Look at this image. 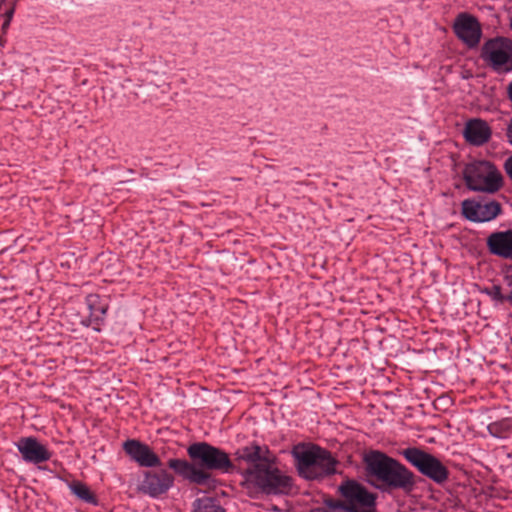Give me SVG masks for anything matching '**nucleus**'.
<instances>
[{"mask_svg": "<svg viewBox=\"0 0 512 512\" xmlns=\"http://www.w3.org/2000/svg\"><path fill=\"white\" fill-rule=\"evenodd\" d=\"M191 462L170 459L168 466L191 483L208 486L213 482L212 470L223 473L233 468L229 455L206 442H198L187 449Z\"/></svg>", "mask_w": 512, "mask_h": 512, "instance_id": "obj_1", "label": "nucleus"}, {"mask_svg": "<svg viewBox=\"0 0 512 512\" xmlns=\"http://www.w3.org/2000/svg\"><path fill=\"white\" fill-rule=\"evenodd\" d=\"M367 473L380 484L378 488L403 489L409 491L414 486V475L397 460L380 451H370L365 457Z\"/></svg>", "mask_w": 512, "mask_h": 512, "instance_id": "obj_2", "label": "nucleus"}, {"mask_svg": "<svg viewBox=\"0 0 512 512\" xmlns=\"http://www.w3.org/2000/svg\"><path fill=\"white\" fill-rule=\"evenodd\" d=\"M293 456L297 461L299 474L308 480H315L336 472V459L319 446H296Z\"/></svg>", "mask_w": 512, "mask_h": 512, "instance_id": "obj_3", "label": "nucleus"}, {"mask_svg": "<svg viewBox=\"0 0 512 512\" xmlns=\"http://www.w3.org/2000/svg\"><path fill=\"white\" fill-rule=\"evenodd\" d=\"M463 179L472 191L495 193L503 186V176L498 168L487 160H473L463 169Z\"/></svg>", "mask_w": 512, "mask_h": 512, "instance_id": "obj_4", "label": "nucleus"}, {"mask_svg": "<svg viewBox=\"0 0 512 512\" xmlns=\"http://www.w3.org/2000/svg\"><path fill=\"white\" fill-rule=\"evenodd\" d=\"M247 479L268 494H286L291 490V478L268 464H256L247 471Z\"/></svg>", "mask_w": 512, "mask_h": 512, "instance_id": "obj_5", "label": "nucleus"}, {"mask_svg": "<svg viewBox=\"0 0 512 512\" xmlns=\"http://www.w3.org/2000/svg\"><path fill=\"white\" fill-rule=\"evenodd\" d=\"M402 454L421 474L434 482L441 484L448 479L447 467L432 454L419 448H407L403 450Z\"/></svg>", "mask_w": 512, "mask_h": 512, "instance_id": "obj_6", "label": "nucleus"}, {"mask_svg": "<svg viewBox=\"0 0 512 512\" xmlns=\"http://www.w3.org/2000/svg\"><path fill=\"white\" fill-rule=\"evenodd\" d=\"M481 57L497 72L512 70V40L504 37L488 40L482 47Z\"/></svg>", "mask_w": 512, "mask_h": 512, "instance_id": "obj_7", "label": "nucleus"}, {"mask_svg": "<svg viewBox=\"0 0 512 512\" xmlns=\"http://www.w3.org/2000/svg\"><path fill=\"white\" fill-rule=\"evenodd\" d=\"M339 490L349 512H375V497L355 481H346Z\"/></svg>", "mask_w": 512, "mask_h": 512, "instance_id": "obj_8", "label": "nucleus"}, {"mask_svg": "<svg viewBox=\"0 0 512 512\" xmlns=\"http://www.w3.org/2000/svg\"><path fill=\"white\" fill-rule=\"evenodd\" d=\"M464 218L472 222H487L501 213V204L495 200L465 199L461 204Z\"/></svg>", "mask_w": 512, "mask_h": 512, "instance_id": "obj_9", "label": "nucleus"}, {"mask_svg": "<svg viewBox=\"0 0 512 512\" xmlns=\"http://www.w3.org/2000/svg\"><path fill=\"white\" fill-rule=\"evenodd\" d=\"M174 484V476L165 469L150 470L144 473L143 481L138 490L156 498L165 494Z\"/></svg>", "mask_w": 512, "mask_h": 512, "instance_id": "obj_10", "label": "nucleus"}, {"mask_svg": "<svg viewBox=\"0 0 512 512\" xmlns=\"http://www.w3.org/2000/svg\"><path fill=\"white\" fill-rule=\"evenodd\" d=\"M453 30L468 47H476L480 42L481 26L475 17L467 13H461L456 17Z\"/></svg>", "mask_w": 512, "mask_h": 512, "instance_id": "obj_11", "label": "nucleus"}, {"mask_svg": "<svg viewBox=\"0 0 512 512\" xmlns=\"http://www.w3.org/2000/svg\"><path fill=\"white\" fill-rule=\"evenodd\" d=\"M22 458L34 464L48 461L51 452L34 437H23L16 444Z\"/></svg>", "mask_w": 512, "mask_h": 512, "instance_id": "obj_12", "label": "nucleus"}, {"mask_svg": "<svg viewBox=\"0 0 512 512\" xmlns=\"http://www.w3.org/2000/svg\"><path fill=\"white\" fill-rule=\"evenodd\" d=\"M124 451L130 458L142 467H156L160 465V458L152 449L138 440H127L123 444Z\"/></svg>", "mask_w": 512, "mask_h": 512, "instance_id": "obj_13", "label": "nucleus"}, {"mask_svg": "<svg viewBox=\"0 0 512 512\" xmlns=\"http://www.w3.org/2000/svg\"><path fill=\"white\" fill-rule=\"evenodd\" d=\"M489 251L499 257L512 259V231L494 232L487 238Z\"/></svg>", "mask_w": 512, "mask_h": 512, "instance_id": "obj_14", "label": "nucleus"}, {"mask_svg": "<svg viewBox=\"0 0 512 512\" xmlns=\"http://www.w3.org/2000/svg\"><path fill=\"white\" fill-rule=\"evenodd\" d=\"M492 131L488 123L482 119H472L466 123L464 136L466 140L476 146L489 141Z\"/></svg>", "mask_w": 512, "mask_h": 512, "instance_id": "obj_15", "label": "nucleus"}, {"mask_svg": "<svg viewBox=\"0 0 512 512\" xmlns=\"http://www.w3.org/2000/svg\"><path fill=\"white\" fill-rule=\"evenodd\" d=\"M239 459L256 464H268L273 461L269 449L266 446L251 444L237 451Z\"/></svg>", "mask_w": 512, "mask_h": 512, "instance_id": "obj_16", "label": "nucleus"}, {"mask_svg": "<svg viewBox=\"0 0 512 512\" xmlns=\"http://www.w3.org/2000/svg\"><path fill=\"white\" fill-rule=\"evenodd\" d=\"M69 488L72 491V493L82 501L91 504H97L96 496L86 484L80 481H74L69 485Z\"/></svg>", "mask_w": 512, "mask_h": 512, "instance_id": "obj_17", "label": "nucleus"}, {"mask_svg": "<svg viewBox=\"0 0 512 512\" xmlns=\"http://www.w3.org/2000/svg\"><path fill=\"white\" fill-rule=\"evenodd\" d=\"M87 304L91 311V315L96 319L102 318L108 309V305L106 303H102L101 298L96 294H91L87 297Z\"/></svg>", "mask_w": 512, "mask_h": 512, "instance_id": "obj_18", "label": "nucleus"}, {"mask_svg": "<svg viewBox=\"0 0 512 512\" xmlns=\"http://www.w3.org/2000/svg\"><path fill=\"white\" fill-rule=\"evenodd\" d=\"M195 512H224L211 498L198 499L195 502Z\"/></svg>", "mask_w": 512, "mask_h": 512, "instance_id": "obj_19", "label": "nucleus"}, {"mask_svg": "<svg viewBox=\"0 0 512 512\" xmlns=\"http://www.w3.org/2000/svg\"><path fill=\"white\" fill-rule=\"evenodd\" d=\"M484 292L489 295L494 301L504 302L505 296L501 292L500 286L494 285L491 288H486Z\"/></svg>", "mask_w": 512, "mask_h": 512, "instance_id": "obj_20", "label": "nucleus"}, {"mask_svg": "<svg viewBox=\"0 0 512 512\" xmlns=\"http://www.w3.org/2000/svg\"><path fill=\"white\" fill-rule=\"evenodd\" d=\"M502 426H505V430L506 431H510L511 430V426L509 423H492L488 426V429L489 431L493 434V435H496V436H500L498 434V431H502Z\"/></svg>", "mask_w": 512, "mask_h": 512, "instance_id": "obj_21", "label": "nucleus"}, {"mask_svg": "<svg viewBox=\"0 0 512 512\" xmlns=\"http://www.w3.org/2000/svg\"><path fill=\"white\" fill-rule=\"evenodd\" d=\"M504 169H505L508 177L512 181V155L506 159V161L504 163Z\"/></svg>", "mask_w": 512, "mask_h": 512, "instance_id": "obj_22", "label": "nucleus"}, {"mask_svg": "<svg viewBox=\"0 0 512 512\" xmlns=\"http://www.w3.org/2000/svg\"><path fill=\"white\" fill-rule=\"evenodd\" d=\"M505 278L509 285H512V264L505 271Z\"/></svg>", "mask_w": 512, "mask_h": 512, "instance_id": "obj_23", "label": "nucleus"}, {"mask_svg": "<svg viewBox=\"0 0 512 512\" xmlns=\"http://www.w3.org/2000/svg\"><path fill=\"white\" fill-rule=\"evenodd\" d=\"M506 136H507L508 142L512 145V119L510 120V122L508 124Z\"/></svg>", "mask_w": 512, "mask_h": 512, "instance_id": "obj_24", "label": "nucleus"}, {"mask_svg": "<svg viewBox=\"0 0 512 512\" xmlns=\"http://www.w3.org/2000/svg\"><path fill=\"white\" fill-rule=\"evenodd\" d=\"M311 512H336L335 509H328L325 507H319L316 509H313Z\"/></svg>", "mask_w": 512, "mask_h": 512, "instance_id": "obj_25", "label": "nucleus"}, {"mask_svg": "<svg viewBox=\"0 0 512 512\" xmlns=\"http://www.w3.org/2000/svg\"><path fill=\"white\" fill-rule=\"evenodd\" d=\"M507 91H508L509 99H510V100H511V102H512V81H511V82H510V84L508 85Z\"/></svg>", "mask_w": 512, "mask_h": 512, "instance_id": "obj_26", "label": "nucleus"}, {"mask_svg": "<svg viewBox=\"0 0 512 512\" xmlns=\"http://www.w3.org/2000/svg\"><path fill=\"white\" fill-rule=\"evenodd\" d=\"M505 296V301H509L512 303V292L509 293L508 295H504Z\"/></svg>", "mask_w": 512, "mask_h": 512, "instance_id": "obj_27", "label": "nucleus"}, {"mask_svg": "<svg viewBox=\"0 0 512 512\" xmlns=\"http://www.w3.org/2000/svg\"><path fill=\"white\" fill-rule=\"evenodd\" d=\"M9 22H10V20H9V19H7V20L4 22V24H3L2 28H3V29H6V28L9 26Z\"/></svg>", "mask_w": 512, "mask_h": 512, "instance_id": "obj_28", "label": "nucleus"}, {"mask_svg": "<svg viewBox=\"0 0 512 512\" xmlns=\"http://www.w3.org/2000/svg\"><path fill=\"white\" fill-rule=\"evenodd\" d=\"M12 13H13V11H12V10H11L10 12H8V13H7V19H9V20H10V18H11V16H12Z\"/></svg>", "mask_w": 512, "mask_h": 512, "instance_id": "obj_29", "label": "nucleus"}, {"mask_svg": "<svg viewBox=\"0 0 512 512\" xmlns=\"http://www.w3.org/2000/svg\"><path fill=\"white\" fill-rule=\"evenodd\" d=\"M510 27L512 29V16H511V20H510Z\"/></svg>", "mask_w": 512, "mask_h": 512, "instance_id": "obj_30", "label": "nucleus"}]
</instances>
